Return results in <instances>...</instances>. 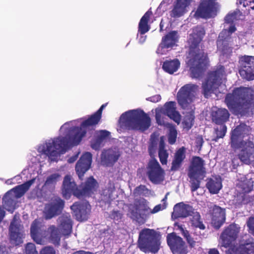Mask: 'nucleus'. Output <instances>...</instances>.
Listing matches in <instances>:
<instances>
[{"label": "nucleus", "mask_w": 254, "mask_h": 254, "mask_svg": "<svg viewBox=\"0 0 254 254\" xmlns=\"http://www.w3.org/2000/svg\"><path fill=\"white\" fill-rule=\"evenodd\" d=\"M107 104V103L103 104L95 113L83 121L80 127H71L70 133H73V135L59 137L46 143L44 152L52 161H57L58 156L64 153L70 146L78 144L85 135L87 128L91 127L92 129H94V127L101 119L102 111Z\"/></svg>", "instance_id": "f257e3e1"}, {"label": "nucleus", "mask_w": 254, "mask_h": 254, "mask_svg": "<svg viewBox=\"0 0 254 254\" xmlns=\"http://www.w3.org/2000/svg\"><path fill=\"white\" fill-rule=\"evenodd\" d=\"M205 34L204 28L196 26L193 28L188 40L189 52L186 64L190 68V76L192 78L202 77L209 64L208 54L200 45Z\"/></svg>", "instance_id": "f03ea898"}, {"label": "nucleus", "mask_w": 254, "mask_h": 254, "mask_svg": "<svg viewBox=\"0 0 254 254\" xmlns=\"http://www.w3.org/2000/svg\"><path fill=\"white\" fill-rule=\"evenodd\" d=\"M249 129V126L244 123H241L231 131L230 146L235 151L239 150L238 158H234L232 160V171L239 166L238 159L246 165L254 164V143L249 139H243L246 135H248Z\"/></svg>", "instance_id": "7ed1b4c3"}, {"label": "nucleus", "mask_w": 254, "mask_h": 254, "mask_svg": "<svg viewBox=\"0 0 254 254\" xmlns=\"http://www.w3.org/2000/svg\"><path fill=\"white\" fill-rule=\"evenodd\" d=\"M224 102L233 114L245 115L254 103V91L251 87L235 88L226 95Z\"/></svg>", "instance_id": "20e7f679"}, {"label": "nucleus", "mask_w": 254, "mask_h": 254, "mask_svg": "<svg viewBox=\"0 0 254 254\" xmlns=\"http://www.w3.org/2000/svg\"><path fill=\"white\" fill-rule=\"evenodd\" d=\"M119 124L122 128L143 132L150 127L151 119L143 111L132 110L121 115Z\"/></svg>", "instance_id": "39448f33"}, {"label": "nucleus", "mask_w": 254, "mask_h": 254, "mask_svg": "<svg viewBox=\"0 0 254 254\" xmlns=\"http://www.w3.org/2000/svg\"><path fill=\"white\" fill-rule=\"evenodd\" d=\"M58 227L55 225L49 226L47 232L49 241L55 246L60 245L62 236L69 237L72 232L73 221L70 215L63 214L57 219Z\"/></svg>", "instance_id": "423d86ee"}, {"label": "nucleus", "mask_w": 254, "mask_h": 254, "mask_svg": "<svg viewBox=\"0 0 254 254\" xmlns=\"http://www.w3.org/2000/svg\"><path fill=\"white\" fill-rule=\"evenodd\" d=\"M159 234L154 229L144 228L139 233L137 246L140 251L145 253L155 254L160 249Z\"/></svg>", "instance_id": "0eeeda50"}, {"label": "nucleus", "mask_w": 254, "mask_h": 254, "mask_svg": "<svg viewBox=\"0 0 254 254\" xmlns=\"http://www.w3.org/2000/svg\"><path fill=\"white\" fill-rule=\"evenodd\" d=\"M204 160L199 156H193L189 167L188 175L190 179V189L192 192L199 187L201 180L206 174Z\"/></svg>", "instance_id": "6e6552de"}, {"label": "nucleus", "mask_w": 254, "mask_h": 254, "mask_svg": "<svg viewBox=\"0 0 254 254\" xmlns=\"http://www.w3.org/2000/svg\"><path fill=\"white\" fill-rule=\"evenodd\" d=\"M225 76V67L223 65L218 66L215 70L208 73L207 78L202 86L205 98L210 96L218 88Z\"/></svg>", "instance_id": "1a4fd4ad"}, {"label": "nucleus", "mask_w": 254, "mask_h": 254, "mask_svg": "<svg viewBox=\"0 0 254 254\" xmlns=\"http://www.w3.org/2000/svg\"><path fill=\"white\" fill-rule=\"evenodd\" d=\"M148 203V201L143 198L136 199L132 208L129 210L130 218L139 224H144L146 219L144 217L145 214H149L150 211Z\"/></svg>", "instance_id": "9d476101"}, {"label": "nucleus", "mask_w": 254, "mask_h": 254, "mask_svg": "<svg viewBox=\"0 0 254 254\" xmlns=\"http://www.w3.org/2000/svg\"><path fill=\"white\" fill-rule=\"evenodd\" d=\"M198 86L193 84H187L182 87L177 93V101L183 109L188 108L195 98Z\"/></svg>", "instance_id": "9b49d317"}, {"label": "nucleus", "mask_w": 254, "mask_h": 254, "mask_svg": "<svg viewBox=\"0 0 254 254\" xmlns=\"http://www.w3.org/2000/svg\"><path fill=\"white\" fill-rule=\"evenodd\" d=\"M218 7L216 0H201L194 16L196 18L206 19L214 17L217 14Z\"/></svg>", "instance_id": "f8f14e48"}, {"label": "nucleus", "mask_w": 254, "mask_h": 254, "mask_svg": "<svg viewBox=\"0 0 254 254\" xmlns=\"http://www.w3.org/2000/svg\"><path fill=\"white\" fill-rule=\"evenodd\" d=\"M147 175L149 180L155 184H159L164 180V170L156 159L149 160L147 166Z\"/></svg>", "instance_id": "ddd939ff"}, {"label": "nucleus", "mask_w": 254, "mask_h": 254, "mask_svg": "<svg viewBox=\"0 0 254 254\" xmlns=\"http://www.w3.org/2000/svg\"><path fill=\"white\" fill-rule=\"evenodd\" d=\"M239 73L248 81L254 80V57L245 55L240 58Z\"/></svg>", "instance_id": "4468645a"}, {"label": "nucleus", "mask_w": 254, "mask_h": 254, "mask_svg": "<svg viewBox=\"0 0 254 254\" xmlns=\"http://www.w3.org/2000/svg\"><path fill=\"white\" fill-rule=\"evenodd\" d=\"M62 194L64 198L69 199L71 195L80 198L79 188L70 175H67L64 178L62 186Z\"/></svg>", "instance_id": "2eb2a0df"}, {"label": "nucleus", "mask_w": 254, "mask_h": 254, "mask_svg": "<svg viewBox=\"0 0 254 254\" xmlns=\"http://www.w3.org/2000/svg\"><path fill=\"white\" fill-rule=\"evenodd\" d=\"M167 242L173 254H187V247L185 242L175 233L168 234Z\"/></svg>", "instance_id": "dca6fc26"}, {"label": "nucleus", "mask_w": 254, "mask_h": 254, "mask_svg": "<svg viewBox=\"0 0 254 254\" xmlns=\"http://www.w3.org/2000/svg\"><path fill=\"white\" fill-rule=\"evenodd\" d=\"M239 229L235 224H231L222 232L220 238L222 246L225 248L230 247L237 239Z\"/></svg>", "instance_id": "f3484780"}, {"label": "nucleus", "mask_w": 254, "mask_h": 254, "mask_svg": "<svg viewBox=\"0 0 254 254\" xmlns=\"http://www.w3.org/2000/svg\"><path fill=\"white\" fill-rule=\"evenodd\" d=\"M161 114L164 117V121H166L167 118L165 116L169 117L177 124H179L181 120V116L179 112L177 111L176 103L175 101H169L166 102L164 107L161 109L160 112H157Z\"/></svg>", "instance_id": "a211bd4d"}, {"label": "nucleus", "mask_w": 254, "mask_h": 254, "mask_svg": "<svg viewBox=\"0 0 254 254\" xmlns=\"http://www.w3.org/2000/svg\"><path fill=\"white\" fill-rule=\"evenodd\" d=\"M64 206V201L59 197L56 198L46 207L45 218L50 219L60 215Z\"/></svg>", "instance_id": "6ab92c4d"}, {"label": "nucleus", "mask_w": 254, "mask_h": 254, "mask_svg": "<svg viewBox=\"0 0 254 254\" xmlns=\"http://www.w3.org/2000/svg\"><path fill=\"white\" fill-rule=\"evenodd\" d=\"M92 154L89 152L83 153L75 165V171L79 178L83 180L84 174L89 169L92 162Z\"/></svg>", "instance_id": "aec40b11"}, {"label": "nucleus", "mask_w": 254, "mask_h": 254, "mask_svg": "<svg viewBox=\"0 0 254 254\" xmlns=\"http://www.w3.org/2000/svg\"><path fill=\"white\" fill-rule=\"evenodd\" d=\"M226 31L221 32L217 40V46L223 55L230 54L233 49L232 36H226Z\"/></svg>", "instance_id": "412c9836"}, {"label": "nucleus", "mask_w": 254, "mask_h": 254, "mask_svg": "<svg viewBox=\"0 0 254 254\" xmlns=\"http://www.w3.org/2000/svg\"><path fill=\"white\" fill-rule=\"evenodd\" d=\"M45 234V231L42 229L41 223L37 219L34 220L30 227V235L32 239L37 244L44 245Z\"/></svg>", "instance_id": "4be33fe9"}, {"label": "nucleus", "mask_w": 254, "mask_h": 254, "mask_svg": "<svg viewBox=\"0 0 254 254\" xmlns=\"http://www.w3.org/2000/svg\"><path fill=\"white\" fill-rule=\"evenodd\" d=\"M179 36L177 31H172L165 36L162 37L161 43L157 49L156 52L158 54L163 55V50L173 47L178 41Z\"/></svg>", "instance_id": "5701e85b"}, {"label": "nucleus", "mask_w": 254, "mask_h": 254, "mask_svg": "<svg viewBox=\"0 0 254 254\" xmlns=\"http://www.w3.org/2000/svg\"><path fill=\"white\" fill-rule=\"evenodd\" d=\"M79 188L80 198L84 196H91L96 191L99 187L98 183L93 176L88 178L84 183L80 185Z\"/></svg>", "instance_id": "b1692460"}, {"label": "nucleus", "mask_w": 254, "mask_h": 254, "mask_svg": "<svg viewBox=\"0 0 254 254\" xmlns=\"http://www.w3.org/2000/svg\"><path fill=\"white\" fill-rule=\"evenodd\" d=\"M88 206L89 205L87 203L75 202L70 206V209L74 212L76 219L82 221L87 219L90 211Z\"/></svg>", "instance_id": "393cba45"}, {"label": "nucleus", "mask_w": 254, "mask_h": 254, "mask_svg": "<svg viewBox=\"0 0 254 254\" xmlns=\"http://www.w3.org/2000/svg\"><path fill=\"white\" fill-rule=\"evenodd\" d=\"M155 118L158 125L165 127L169 129L168 142L170 144H174L176 141L177 136V131L175 126L167 121H164V117L159 113H157L155 114Z\"/></svg>", "instance_id": "a878e982"}, {"label": "nucleus", "mask_w": 254, "mask_h": 254, "mask_svg": "<svg viewBox=\"0 0 254 254\" xmlns=\"http://www.w3.org/2000/svg\"><path fill=\"white\" fill-rule=\"evenodd\" d=\"M226 220L225 209L215 205L212 209V225L216 230L219 229Z\"/></svg>", "instance_id": "bb28decb"}, {"label": "nucleus", "mask_w": 254, "mask_h": 254, "mask_svg": "<svg viewBox=\"0 0 254 254\" xmlns=\"http://www.w3.org/2000/svg\"><path fill=\"white\" fill-rule=\"evenodd\" d=\"M230 114L225 108H216V110L211 112V120L213 123L218 125H224L229 119Z\"/></svg>", "instance_id": "cd10ccee"}, {"label": "nucleus", "mask_w": 254, "mask_h": 254, "mask_svg": "<svg viewBox=\"0 0 254 254\" xmlns=\"http://www.w3.org/2000/svg\"><path fill=\"white\" fill-rule=\"evenodd\" d=\"M193 210L192 207L190 205L180 202L175 205L172 216L175 218H185L191 215Z\"/></svg>", "instance_id": "c85d7f7f"}, {"label": "nucleus", "mask_w": 254, "mask_h": 254, "mask_svg": "<svg viewBox=\"0 0 254 254\" xmlns=\"http://www.w3.org/2000/svg\"><path fill=\"white\" fill-rule=\"evenodd\" d=\"M119 154L116 151L109 149L104 150L101 155V163L105 166H112L117 161Z\"/></svg>", "instance_id": "c756f323"}, {"label": "nucleus", "mask_w": 254, "mask_h": 254, "mask_svg": "<svg viewBox=\"0 0 254 254\" xmlns=\"http://www.w3.org/2000/svg\"><path fill=\"white\" fill-rule=\"evenodd\" d=\"M192 1V0H176L171 11V16L173 17L183 16L188 11L187 8Z\"/></svg>", "instance_id": "7c9ffc66"}, {"label": "nucleus", "mask_w": 254, "mask_h": 254, "mask_svg": "<svg viewBox=\"0 0 254 254\" xmlns=\"http://www.w3.org/2000/svg\"><path fill=\"white\" fill-rule=\"evenodd\" d=\"M185 150L186 148L184 147H182L176 151L172 162L171 170L177 171L181 167L186 158Z\"/></svg>", "instance_id": "2f4dec72"}, {"label": "nucleus", "mask_w": 254, "mask_h": 254, "mask_svg": "<svg viewBox=\"0 0 254 254\" xmlns=\"http://www.w3.org/2000/svg\"><path fill=\"white\" fill-rule=\"evenodd\" d=\"M152 15V12L150 9L145 12L140 19L138 27V32L140 35L145 34L150 30V26L148 24V22Z\"/></svg>", "instance_id": "473e14b6"}, {"label": "nucleus", "mask_w": 254, "mask_h": 254, "mask_svg": "<svg viewBox=\"0 0 254 254\" xmlns=\"http://www.w3.org/2000/svg\"><path fill=\"white\" fill-rule=\"evenodd\" d=\"M16 198L13 194H12V191H8L2 198L3 206L4 208L12 213L16 207Z\"/></svg>", "instance_id": "72a5a7b5"}, {"label": "nucleus", "mask_w": 254, "mask_h": 254, "mask_svg": "<svg viewBox=\"0 0 254 254\" xmlns=\"http://www.w3.org/2000/svg\"><path fill=\"white\" fill-rule=\"evenodd\" d=\"M34 182L35 179H32L22 185L16 186L9 191H12V194H13L17 198L20 197L29 189Z\"/></svg>", "instance_id": "f704fd0d"}, {"label": "nucleus", "mask_w": 254, "mask_h": 254, "mask_svg": "<svg viewBox=\"0 0 254 254\" xmlns=\"http://www.w3.org/2000/svg\"><path fill=\"white\" fill-rule=\"evenodd\" d=\"M9 230L10 240L15 245L22 243V235L19 232V229L17 225L11 223Z\"/></svg>", "instance_id": "c9c22d12"}, {"label": "nucleus", "mask_w": 254, "mask_h": 254, "mask_svg": "<svg viewBox=\"0 0 254 254\" xmlns=\"http://www.w3.org/2000/svg\"><path fill=\"white\" fill-rule=\"evenodd\" d=\"M180 66V62L177 59L171 60H166L163 64V70L169 73L173 74L178 70Z\"/></svg>", "instance_id": "e433bc0d"}, {"label": "nucleus", "mask_w": 254, "mask_h": 254, "mask_svg": "<svg viewBox=\"0 0 254 254\" xmlns=\"http://www.w3.org/2000/svg\"><path fill=\"white\" fill-rule=\"evenodd\" d=\"M115 190L114 185H110L103 190L101 194L100 198L101 201L105 204H110L112 201L113 193Z\"/></svg>", "instance_id": "4c0bfd02"}, {"label": "nucleus", "mask_w": 254, "mask_h": 254, "mask_svg": "<svg viewBox=\"0 0 254 254\" xmlns=\"http://www.w3.org/2000/svg\"><path fill=\"white\" fill-rule=\"evenodd\" d=\"M253 188V185L248 187L247 189L245 187L243 188L244 192L240 195L241 197V202L242 204H247L254 201V194L253 195L249 194V193L252 191Z\"/></svg>", "instance_id": "58836bf2"}, {"label": "nucleus", "mask_w": 254, "mask_h": 254, "mask_svg": "<svg viewBox=\"0 0 254 254\" xmlns=\"http://www.w3.org/2000/svg\"><path fill=\"white\" fill-rule=\"evenodd\" d=\"M206 186L210 192L213 194L218 193L222 188L221 182L217 179H209Z\"/></svg>", "instance_id": "ea45409f"}, {"label": "nucleus", "mask_w": 254, "mask_h": 254, "mask_svg": "<svg viewBox=\"0 0 254 254\" xmlns=\"http://www.w3.org/2000/svg\"><path fill=\"white\" fill-rule=\"evenodd\" d=\"M237 252L239 254H254V242L239 245Z\"/></svg>", "instance_id": "a19ab883"}, {"label": "nucleus", "mask_w": 254, "mask_h": 254, "mask_svg": "<svg viewBox=\"0 0 254 254\" xmlns=\"http://www.w3.org/2000/svg\"><path fill=\"white\" fill-rule=\"evenodd\" d=\"M191 226L195 228H197L200 230H204L205 226L201 220V217L199 213L196 212L194 213L191 219Z\"/></svg>", "instance_id": "79ce46f5"}, {"label": "nucleus", "mask_w": 254, "mask_h": 254, "mask_svg": "<svg viewBox=\"0 0 254 254\" xmlns=\"http://www.w3.org/2000/svg\"><path fill=\"white\" fill-rule=\"evenodd\" d=\"M179 227L183 236L189 245L190 247L193 248L195 246L196 241L191 237L188 230H185L182 226H180Z\"/></svg>", "instance_id": "37998d69"}, {"label": "nucleus", "mask_w": 254, "mask_h": 254, "mask_svg": "<svg viewBox=\"0 0 254 254\" xmlns=\"http://www.w3.org/2000/svg\"><path fill=\"white\" fill-rule=\"evenodd\" d=\"M60 175L55 173L50 175L47 178L44 184V186L47 187H54L58 181Z\"/></svg>", "instance_id": "c03bdc74"}, {"label": "nucleus", "mask_w": 254, "mask_h": 254, "mask_svg": "<svg viewBox=\"0 0 254 254\" xmlns=\"http://www.w3.org/2000/svg\"><path fill=\"white\" fill-rule=\"evenodd\" d=\"M194 118V112L193 110H191L185 116L184 123L186 126L189 128H191L193 126Z\"/></svg>", "instance_id": "a18cd8bd"}, {"label": "nucleus", "mask_w": 254, "mask_h": 254, "mask_svg": "<svg viewBox=\"0 0 254 254\" xmlns=\"http://www.w3.org/2000/svg\"><path fill=\"white\" fill-rule=\"evenodd\" d=\"M110 132L106 130H101L97 133L96 138L104 142L109 137Z\"/></svg>", "instance_id": "49530a36"}, {"label": "nucleus", "mask_w": 254, "mask_h": 254, "mask_svg": "<svg viewBox=\"0 0 254 254\" xmlns=\"http://www.w3.org/2000/svg\"><path fill=\"white\" fill-rule=\"evenodd\" d=\"M158 156L160 161L162 165H166L167 163V159L169 156V154L167 150H162L158 151Z\"/></svg>", "instance_id": "de8ad7c7"}, {"label": "nucleus", "mask_w": 254, "mask_h": 254, "mask_svg": "<svg viewBox=\"0 0 254 254\" xmlns=\"http://www.w3.org/2000/svg\"><path fill=\"white\" fill-rule=\"evenodd\" d=\"M25 254H38L35 244L32 243H27L25 247Z\"/></svg>", "instance_id": "09e8293b"}, {"label": "nucleus", "mask_w": 254, "mask_h": 254, "mask_svg": "<svg viewBox=\"0 0 254 254\" xmlns=\"http://www.w3.org/2000/svg\"><path fill=\"white\" fill-rule=\"evenodd\" d=\"M221 126L220 130L217 127L215 129V131L216 134L218 135V137L223 138L226 133L227 128L225 125Z\"/></svg>", "instance_id": "8fccbe9b"}, {"label": "nucleus", "mask_w": 254, "mask_h": 254, "mask_svg": "<svg viewBox=\"0 0 254 254\" xmlns=\"http://www.w3.org/2000/svg\"><path fill=\"white\" fill-rule=\"evenodd\" d=\"M148 190L145 185H140L134 189V193L137 195H140L144 192H147Z\"/></svg>", "instance_id": "3c124183"}, {"label": "nucleus", "mask_w": 254, "mask_h": 254, "mask_svg": "<svg viewBox=\"0 0 254 254\" xmlns=\"http://www.w3.org/2000/svg\"><path fill=\"white\" fill-rule=\"evenodd\" d=\"M40 254H56V251L52 246H46L40 252Z\"/></svg>", "instance_id": "603ef678"}, {"label": "nucleus", "mask_w": 254, "mask_h": 254, "mask_svg": "<svg viewBox=\"0 0 254 254\" xmlns=\"http://www.w3.org/2000/svg\"><path fill=\"white\" fill-rule=\"evenodd\" d=\"M167 204L165 203H163V205L159 204L156 205L153 209L151 210L150 209V211L149 212V214H154L156 213L159 211L165 209L166 208Z\"/></svg>", "instance_id": "864d4df0"}, {"label": "nucleus", "mask_w": 254, "mask_h": 254, "mask_svg": "<svg viewBox=\"0 0 254 254\" xmlns=\"http://www.w3.org/2000/svg\"><path fill=\"white\" fill-rule=\"evenodd\" d=\"M111 218L116 220L120 221L123 217V214L120 212V211L113 210L111 213Z\"/></svg>", "instance_id": "5fc2aeb1"}, {"label": "nucleus", "mask_w": 254, "mask_h": 254, "mask_svg": "<svg viewBox=\"0 0 254 254\" xmlns=\"http://www.w3.org/2000/svg\"><path fill=\"white\" fill-rule=\"evenodd\" d=\"M103 142L95 138V140L92 142L91 146V147L96 150H98L100 149L101 145H102Z\"/></svg>", "instance_id": "6e6d98bb"}, {"label": "nucleus", "mask_w": 254, "mask_h": 254, "mask_svg": "<svg viewBox=\"0 0 254 254\" xmlns=\"http://www.w3.org/2000/svg\"><path fill=\"white\" fill-rule=\"evenodd\" d=\"M103 142L95 138V140L92 142L91 146V147L96 150H98L100 149L101 145H102Z\"/></svg>", "instance_id": "4d7b16f0"}, {"label": "nucleus", "mask_w": 254, "mask_h": 254, "mask_svg": "<svg viewBox=\"0 0 254 254\" xmlns=\"http://www.w3.org/2000/svg\"><path fill=\"white\" fill-rule=\"evenodd\" d=\"M103 142L95 138V140L92 142L91 146V147L96 150H98L100 149L101 145H102Z\"/></svg>", "instance_id": "13d9d810"}, {"label": "nucleus", "mask_w": 254, "mask_h": 254, "mask_svg": "<svg viewBox=\"0 0 254 254\" xmlns=\"http://www.w3.org/2000/svg\"><path fill=\"white\" fill-rule=\"evenodd\" d=\"M236 31V28L234 25H231L228 29H224L221 32L226 31V35L231 36V34Z\"/></svg>", "instance_id": "bf43d9fd"}, {"label": "nucleus", "mask_w": 254, "mask_h": 254, "mask_svg": "<svg viewBox=\"0 0 254 254\" xmlns=\"http://www.w3.org/2000/svg\"><path fill=\"white\" fill-rule=\"evenodd\" d=\"M236 14L235 13L228 14L225 17V21L227 23H233L235 18Z\"/></svg>", "instance_id": "052dcab7"}, {"label": "nucleus", "mask_w": 254, "mask_h": 254, "mask_svg": "<svg viewBox=\"0 0 254 254\" xmlns=\"http://www.w3.org/2000/svg\"><path fill=\"white\" fill-rule=\"evenodd\" d=\"M247 226L254 233V217H250L247 222Z\"/></svg>", "instance_id": "680f3d73"}, {"label": "nucleus", "mask_w": 254, "mask_h": 254, "mask_svg": "<svg viewBox=\"0 0 254 254\" xmlns=\"http://www.w3.org/2000/svg\"><path fill=\"white\" fill-rule=\"evenodd\" d=\"M157 145V142L155 139L152 138V135H151V142L148 147V150L150 153L155 150V147Z\"/></svg>", "instance_id": "e2e57ef3"}, {"label": "nucleus", "mask_w": 254, "mask_h": 254, "mask_svg": "<svg viewBox=\"0 0 254 254\" xmlns=\"http://www.w3.org/2000/svg\"><path fill=\"white\" fill-rule=\"evenodd\" d=\"M239 4H243L244 7L250 6L252 3H254V0H238Z\"/></svg>", "instance_id": "0e129e2a"}, {"label": "nucleus", "mask_w": 254, "mask_h": 254, "mask_svg": "<svg viewBox=\"0 0 254 254\" xmlns=\"http://www.w3.org/2000/svg\"><path fill=\"white\" fill-rule=\"evenodd\" d=\"M166 150L164 136H161L159 144V150Z\"/></svg>", "instance_id": "69168bd1"}, {"label": "nucleus", "mask_w": 254, "mask_h": 254, "mask_svg": "<svg viewBox=\"0 0 254 254\" xmlns=\"http://www.w3.org/2000/svg\"><path fill=\"white\" fill-rule=\"evenodd\" d=\"M149 98H150V101L151 102H152L154 103H156L161 100V97L160 95H155L154 96H153L150 97Z\"/></svg>", "instance_id": "338daca9"}, {"label": "nucleus", "mask_w": 254, "mask_h": 254, "mask_svg": "<svg viewBox=\"0 0 254 254\" xmlns=\"http://www.w3.org/2000/svg\"><path fill=\"white\" fill-rule=\"evenodd\" d=\"M0 254H8L6 247L3 245H0Z\"/></svg>", "instance_id": "774afa93"}]
</instances>
